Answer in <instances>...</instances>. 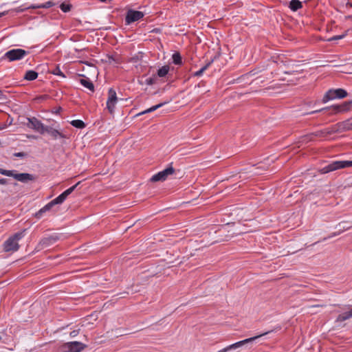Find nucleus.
<instances>
[{"instance_id": "1", "label": "nucleus", "mask_w": 352, "mask_h": 352, "mask_svg": "<svg viewBox=\"0 0 352 352\" xmlns=\"http://www.w3.org/2000/svg\"><path fill=\"white\" fill-rule=\"evenodd\" d=\"M352 110V100L344 102L341 104L332 105L329 107L322 108L319 110L313 111L308 114H314L318 112H324L327 115H334L338 113H344Z\"/></svg>"}, {"instance_id": "2", "label": "nucleus", "mask_w": 352, "mask_h": 352, "mask_svg": "<svg viewBox=\"0 0 352 352\" xmlns=\"http://www.w3.org/2000/svg\"><path fill=\"white\" fill-rule=\"evenodd\" d=\"M352 166V160H336L333 161L324 167L318 169L320 174H326L337 170L348 168Z\"/></svg>"}, {"instance_id": "3", "label": "nucleus", "mask_w": 352, "mask_h": 352, "mask_svg": "<svg viewBox=\"0 0 352 352\" xmlns=\"http://www.w3.org/2000/svg\"><path fill=\"white\" fill-rule=\"evenodd\" d=\"M348 95L347 91L343 89H329L328 90L322 98V102L326 103L329 100L334 99H341L346 97Z\"/></svg>"}, {"instance_id": "4", "label": "nucleus", "mask_w": 352, "mask_h": 352, "mask_svg": "<svg viewBox=\"0 0 352 352\" xmlns=\"http://www.w3.org/2000/svg\"><path fill=\"white\" fill-rule=\"evenodd\" d=\"M86 347L87 345L80 342H68L60 346V352H81Z\"/></svg>"}, {"instance_id": "5", "label": "nucleus", "mask_w": 352, "mask_h": 352, "mask_svg": "<svg viewBox=\"0 0 352 352\" xmlns=\"http://www.w3.org/2000/svg\"><path fill=\"white\" fill-rule=\"evenodd\" d=\"M28 54H29L28 51L17 48L8 51L3 57L8 58L10 61H14L23 59Z\"/></svg>"}, {"instance_id": "6", "label": "nucleus", "mask_w": 352, "mask_h": 352, "mask_svg": "<svg viewBox=\"0 0 352 352\" xmlns=\"http://www.w3.org/2000/svg\"><path fill=\"white\" fill-rule=\"evenodd\" d=\"M60 239V236L57 234H53L47 236H45L41 239L39 243L36 247V250H41L44 248H48L54 244Z\"/></svg>"}, {"instance_id": "7", "label": "nucleus", "mask_w": 352, "mask_h": 352, "mask_svg": "<svg viewBox=\"0 0 352 352\" xmlns=\"http://www.w3.org/2000/svg\"><path fill=\"white\" fill-rule=\"evenodd\" d=\"M267 333H262L261 335H258V336H254L252 338H247V339H245L243 340L237 342L236 343H234L232 344H230V345L226 346V348H224V349H223L221 350H219L217 352H228V351H231V350H235V349H238L239 347H241V346H244L246 344H249V343L252 342L256 339H257L259 337H261V336H262L263 335H265Z\"/></svg>"}, {"instance_id": "8", "label": "nucleus", "mask_w": 352, "mask_h": 352, "mask_svg": "<svg viewBox=\"0 0 352 352\" xmlns=\"http://www.w3.org/2000/svg\"><path fill=\"white\" fill-rule=\"evenodd\" d=\"M175 173V169L169 166L168 168L164 170L155 174L151 177L150 181L152 182H156L160 181H164L166 179L168 176L173 175Z\"/></svg>"}, {"instance_id": "9", "label": "nucleus", "mask_w": 352, "mask_h": 352, "mask_svg": "<svg viewBox=\"0 0 352 352\" xmlns=\"http://www.w3.org/2000/svg\"><path fill=\"white\" fill-rule=\"evenodd\" d=\"M27 126L39 132L41 134H43V130L45 125L36 118L32 117L28 118Z\"/></svg>"}, {"instance_id": "10", "label": "nucleus", "mask_w": 352, "mask_h": 352, "mask_svg": "<svg viewBox=\"0 0 352 352\" xmlns=\"http://www.w3.org/2000/svg\"><path fill=\"white\" fill-rule=\"evenodd\" d=\"M144 16V13L138 10H130L127 12L125 22L126 24L129 25L133 22H135Z\"/></svg>"}, {"instance_id": "11", "label": "nucleus", "mask_w": 352, "mask_h": 352, "mask_svg": "<svg viewBox=\"0 0 352 352\" xmlns=\"http://www.w3.org/2000/svg\"><path fill=\"white\" fill-rule=\"evenodd\" d=\"M109 97L107 101V108L111 113H113L114 111L115 105L117 102L118 98L116 96V92L113 88H110L109 89Z\"/></svg>"}, {"instance_id": "12", "label": "nucleus", "mask_w": 352, "mask_h": 352, "mask_svg": "<svg viewBox=\"0 0 352 352\" xmlns=\"http://www.w3.org/2000/svg\"><path fill=\"white\" fill-rule=\"evenodd\" d=\"M335 125L336 133H342L344 131H351L352 130V118L347 119L343 122H340L337 123Z\"/></svg>"}, {"instance_id": "13", "label": "nucleus", "mask_w": 352, "mask_h": 352, "mask_svg": "<svg viewBox=\"0 0 352 352\" xmlns=\"http://www.w3.org/2000/svg\"><path fill=\"white\" fill-rule=\"evenodd\" d=\"M335 125L331 126L330 128H327L320 131H318L315 133H311L307 135V137H310L309 140H312V137H326L328 135H331L333 133H336Z\"/></svg>"}, {"instance_id": "14", "label": "nucleus", "mask_w": 352, "mask_h": 352, "mask_svg": "<svg viewBox=\"0 0 352 352\" xmlns=\"http://www.w3.org/2000/svg\"><path fill=\"white\" fill-rule=\"evenodd\" d=\"M19 245L15 241H14L11 237H9L4 243H3V250L5 252H16L19 250Z\"/></svg>"}, {"instance_id": "15", "label": "nucleus", "mask_w": 352, "mask_h": 352, "mask_svg": "<svg viewBox=\"0 0 352 352\" xmlns=\"http://www.w3.org/2000/svg\"><path fill=\"white\" fill-rule=\"evenodd\" d=\"M57 3L54 1H48L45 2V3L41 4H32L27 8H19V11L23 12L28 9H38V8H49L52 6H56Z\"/></svg>"}, {"instance_id": "16", "label": "nucleus", "mask_w": 352, "mask_h": 352, "mask_svg": "<svg viewBox=\"0 0 352 352\" xmlns=\"http://www.w3.org/2000/svg\"><path fill=\"white\" fill-rule=\"evenodd\" d=\"M47 133L49 135H50L54 139H56L58 137L61 138H65L66 135L62 133L61 132L58 131L56 129H53L52 126H45L43 130L44 133Z\"/></svg>"}, {"instance_id": "17", "label": "nucleus", "mask_w": 352, "mask_h": 352, "mask_svg": "<svg viewBox=\"0 0 352 352\" xmlns=\"http://www.w3.org/2000/svg\"><path fill=\"white\" fill-rule=\"evenodd\" d=\"M14 178L21 182H28L34 179V177L30 173H15Z\"/></svg>"}, {"instance_id": "18", "label": "nucleus", "mask_w": 352, "mask_h": 352, "mask_svg": "<svg viewBox=\"0 0 352 352\" xmlns=\"http://www.w3.org/2000/svg\"><path fill=\"white\" fill-rule=\"evenodd\" d=\"M79 76H82V78L79 79V82L85 87L90 90L91 92L94 91V85L90 79L82 74H79Z\"/></svg>"}, {"instance_id": "19", "label": "nucleus", "mask_w": 352, "mask_h": 352, "mask_svg": "<svg viewBox=\"0 0 352 352\" xmlns=\"http://www.w3.org/2000/svg\"><path fill=\"white\" fill-rule=\"evenodd\" d=\"M55 204L53 203L52 201H50L48 204H47L44 207L41 208L35 214V217L37 219H40L43 217V214L46 212L47 211H49L51 210V208L54 206Z\"/></svg>"}, {"instance_id": "20", "label": "nucleus", "mask_w": 352, "mask_h": 352, "mask_svg": "<svg viewBox=\"0 0 352 352\" xmlns=\"http://www.w3.org/2000/svg\"><path fill=\"white\" fill-rule=\"evenodd\" d=\"M351 318H352V308L349 311L340 314L336 319V322H343Z\"/></svg>"}, {"instance_id": "21", "label": "nucleus", "mask_w": 352, "mask_h": 352, "mask_svg": "<svg viewBox=\"0 0 352 352\" xmlns=\"http://www.w3.org/2000/svg\"><path fill=\"white\" fill-rule=\"evenodd\" d=\"M38 73L34 70H28L24 75V79L26 80H34L37 78Z\"/></svg>"}, {"instance_id": "22", "label": "nucleus", "mask_w": 352, "mask_h": 352, "mask_svg": "<svg viewBox=\"0 0 352 352\" xmlns=\"http://www.w3.org/2000/svg\"><path fill=\"white\" fill-rule=\"evenodd\" d=\"M302 7V3L299 0H292L289 3V8L292 11H296Z\"/></svg>"}, {"instance_id": "23", "label": "nucleus", "mask_w": 352, "mask_h": 352, "mask_svg": "<svg viewBox=\"0 0 352 352\" xmlns=\"http://www.w3.org/2000/svg\"><path fill=\"white\" fill-rule=\"evenodd\" d=\"M168 71H169V66L164 65L157 70V76L161 77V78L164 77L168 74Z\"/></svg>"}, {"instance_id": "24", "label": "nucleus", "mask_w": 352, "mask_h": 352, "mask_svg": "<svg viewBox=\"0 0 352 352\" xmlns=\"http://www.w3.org/2000/svg\"><path fill=\"white\" fill-rule=\"evenodd\" d=\"M166 102H162V103H160L158 104H156V105H154L153 107H151V108L140 113L138 114V116H140V115H143V114H145V113H151V112H153L155 110H157V109L160 108L161 107H162L164 104H165Z\"/></svg>"}, {"instance_id": "25", "label": "nucleus", "mask_w": 352, "mask_h": 352, "mask_svg": "<svg viewBox=\"0 0 352 352\" xmlns=\"http://www.w3.org/2000/svg\"><path fill=\"white\" fill-rule=\"evenodd\" d=\"M70 124L76 127V128H78V129H83L85 127V122L81 120H72Z\"/></svg>"}, {"instance_id": "26", "label": "nucleus", "mask_w": 352, "mask_h": 352, "mask_svg": "<svg viewBox=\"0 0 352 352\" xmlns=\"http://www.w3.org/2000/svg\"><path fill=\"white\" fill-rule=\"evenodd\" d=\"M173 62L175 65H181L182 63V58L179 52H175L172 56Z\"/></svg>"}, {"instance_id": "27", "label": "nucleus", "mask_w": 352, "mask_h": 352, "mask_svg": "<svg viewBox=\"0 0 352 352\" xmlns=\"http://www.w3.org/2000/svg\"><path fill=\"white\" fill-rule=\"evenodd\" d=\"M59 7L63 12L66 13V12H69L72 10V5L69 3L63 2V3H60Z\"/></svg>"}, {"instance_id": "28", "label": "nucleus", "mask_w": 352, "mask_h": 352, "mask_svg": "<svg viewBox=\"0 0 352 352\" xmlns=\"http://www.w3.org/2000/svg\"><path fill=\"white\" fill-rule=\"evenodd\" d=\"M80 184V182H77L75 185L72 186V187L69 188L66 190H65L63 192H62L64 196L67 198L71 193H72L74 190L76 188V187Z\"/></svg>"}, {"instance_id": "29", "label": "nucleus", "mask_w": 352, "mask_h": 352, "mask_svg": "<svg viewBox=\"0 0 352 352\" xmlns=\"http://www.w3.org/2000/svg\"><path fill=\"white\" fill-rule=\"evenodd\" d=\"M67 198L64 196V195L63 193H61L60 195H58L56 198L54 199L53 200H52L53 201V203L55 204V205H57V204H61L62 203L64 202V201Z\"/></svg>"}, {"instance_id": "30", "label": "nucleus", "mask_w": 352, "mask_h": 352, "mask_svg": "<svg viewBox=\"0 0 352 352\" xmlns=\"http://www.w3.org/2000/svg\"><path fill=\"white\" fill-rule=\"evenodd\" d=\"M25 230H23L22 232H16L15 233L14 235H12V236H10L14 241H15L16 243H18V241L21 239L23 236H24V232H25Z\"/></svg>"}, {"instance_id": "31", "label": "nucleus", "mask_w": 352, "mask_h": 352, "mask_svg": "<svg viewBox=\"0 0 352 352\" xmlns=\"http://www.w3.org/2000/svg\"><path fill=\"white\" fill-rule=\"evenodd\" d=\"M51 73L56 76H59L62 78H65V75L61 72L58 65L56 66Z\"/></svg>"}, {"instance_id": "32", "label": "nucleus", "mask_w": 352, "mask_h": 352, "mask_svg": "<svg viewBox=\"0 0 352 352\" xmlns=\"http://www.w3.org/2000/svg\"><path fill=\"white\" fill-rule=\"evenodd\" d=\"M349 229V227H343L342 229H340L339 232H333L328 237L324 238L323 241H325L327 239H329V238L338 236V235L340 234L342 232H343L344 230H347Z\"/></svg>"}, {"instance_id": "33", "label": "nucleus", "mask_w": 352, "mask_h": 352, "mask_svg": "<svg viewBox=\"0 0 352 352\" xmlns=\"http://www.w3.org/2000/svg\"><path fill=\"white\" fill-rule=\"evenodd\" d=\"M0 174L8 176V177H14V175L15 173H14V170H5V169L0 168Z\"/></svg>"}, {"instance_id": "34", "label": "nucleus", "mask_w": 352, "mask_h": 352, "mask_svg": "<svg viewBox=\"0 0 352 352\" xmlns=\"http://www.w3.org/2000/svg\"><path fill=\"white\" fill-rule=\"evenodd\" d=\"M157 79V76L154 75L153 77L146 78L145 80V83L147 85H153L156 83Z\"/></svg>"}, {"instance_id": "35", "label": "nucleus", "mask_w": 352, "mask_h": 352, "mask_svg": "<svg viewBox=\"0 0 352 352\" xmlns=\"http://www.w3.org/2000/svg\"><path fill=\"white\" fill-rule=\"evenodd\" d=\"M107 61L109 62V63H112V62H116V63H119L118 60L116 58V57H115L113 55H107Z\"/></svg>"}, {"instance_id": "36", "label": "nucleus", "mask_w": 352, "mask_h": 352, "mask_svg": "<svg viewBox=\"0 0 352 352\" xmlns=\"http://www.w3.org/2000/svg\"><path fill=\"white\" fill-rule=\"evenodd\" d=\"M206 70L204 69V68L202 67L199 70L197 71L196 72L194 73L193 76H201L203 73L205 72Z\"/></svg>"}, {"instance_id": "37", "label": "nucleus", "mask_w": 352, "mask_h": 352, "mask_svg": "<svg viewBox=\"0 0 352 352\" xmlns=\"http://www.w3.org/2000/svg\"><path fill=\"white\" fill-rule=\"evenodd\" d=\"M344 37H345V34L337 35V36H334L332 38H329V41H331L342 39V38H343Z\"/></svg>"}, {"instance_id": "38", "label": "nucleus", "mask_w": 352, "mask_h": 352, "mask_svg": "<svg viewBox=\"0 0 352 352\" xmlns=\"http://www.w3.org/2000/svg\"><path fill=\"white\" fill-rule=\"evenodd\" d=\"M214 59H215V57L212 58L204 66H203V67L204 68L205 70H206L211 65V64L214 62Z\"/></svg>"}, {"instance_id": "39", "label": "nucleus", "mask_w": 352, "mask_h": 352, "mask_svg": "<svg viewBox=\"0 0 352 352\" xmlns=\"http://www.w3.org/2000/svg\"><path fill=\"white\" fill-rule=\"evenodd\" d=\"M14 156L17 157H23L26 156V153L24 152L15 153H14Z\"/></svg>"}, {"instance_id": "40", "label": "nucleus", "mask_w": 352, "mask_h": 352, "mask_svg": "<svg viewBox=\"0 0 352 352\" xmlns=\"http://www.w3.org/2000/svg\"><path fill=\"white\" fill-rule=\"evenodd\" d=\"M79 333L78 330H74L70 332V336L71 337H76Z\"/></svg>"}, {"instance_id": "41", "label": "nucleus", "mask_w": 352, "mask_h": 352, "mask_svg": "<svg viewBox=\"0 0 352 352\" xmlns=\"http://www.w3.org/2000/svg\"><path fill=\"white\" fill-rule=\"evenodd\" d=\"M0 184H1V185L7 184V179L5 178H0Z\"/></svg>"}, {"instance_id": "42", "label": "nucleus", "mask_w": 352, "mask_h": 352, "mask_svg": "<svg viewBox=\"0 0 352 352\" xmlns=\"http://www.w3.org/2000/svg\"><path fill=\"white\" fill-rule=\"evenodd\" d=\"M6 100V96L3 94V91L0 89V100Z\"/></svg>"}, {"instance_id": "43", "label": "nucleus", "mask_w": 352, "mask_h": 352, "mask_svg": "<svg viewBox=\"0 0 352 352\" xmlns=\"http://www.w3.org/2000/svg\"><path fill=\"white\" fill-rule=\"evenodd\" d=\"M345 223V222H342V223H340L338 224V226L341 228V229H342L343 227H347L346 225H344ZM349 228L352 227V226H349Z\"/></svg>"}, {"instance_id": "44", "label": "nucleus", "mask_w": 352, "mask_h": 352, "mask_svg": "<svg viewBox=\"0 0 352 352\" xmlns=\"http://www.w3.org/2000/svg\"><path fill=\"white\" fill-rule=\"evenodd\" d=\"M8 126L6 124H0V130H3Z\"/></svg>"}, {"instance_id": "45", "label": "nucleus", "mask_w": 352, "mask_h": 352, "mask_svg": "<svg viewBox=\"0 0 352 352\" xmlns=\"http://www.w3.org/2000/svg\"><path fill=\"white\" fill-rule=\"evenodd\" d=\"M352 31V29H348L346 30L343 34H345V36L351 32Z\"/></svg>"}, {"instance_id": "46", "label": "nucleus", "mask_w": 352, "mask_h": 352, "mask_svg": "<svg viewBox=\"0 0 352 352\" xmlns=\"http://www.w3.org/2000/svg\"><path fill=\"white\" fill-rule=\"evenodd\" d=\"M7 13H8V12H0V18L5 16Z\"/></svg>"}, {"instance_id": "47", "label": "nucleus", "mask_w": 352, "mask_h": 352, "mask_svg": "<svg viewBox=\"0 0 352 352\" xmlns=\"http://www.w3.org/2000/svg\"><path fill=\"white\" fill-rule=\"evenodd\" d=\"M313 307H323V305H314Z\"/></svg>"}, {"instance_id": "48", "label": "nucleus", "mask_w": 352, "mask_h": 352, "mask_svg": "<svg viewBox=\"0 0 352 352\" xmlns=\"http://www.w3.org/2000/svg\"><path fill=\"white\" fill-rule=\"evenodd\" d=\"M346 19H351L352 20V16L349 15L346 16Z\"/></svg>"}, {"instance_id": "49", "label": "nucleus", "mask_w": 352, "mask_h": 352, "mask_svg": "<svg viewBox=\"0 0 352 352\" xmlns=\"http://www.w3.org/2000/svg\"><path fill=\"white\" fill-rule=\"evenodd\" d=\"M12 119L10 120L9 125L12 124Z\"/></svg>"}]
</instances>
